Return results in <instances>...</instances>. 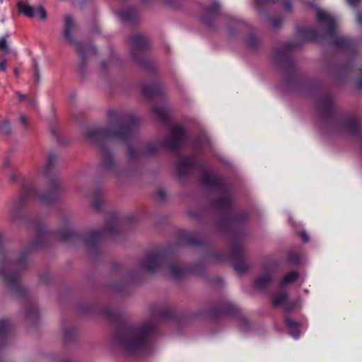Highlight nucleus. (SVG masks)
<instances>
[{"instance_id":"nucleus-36","label":"nucleus","mask_w":362,"mask_h":362,"mask_svg":"<svg viewBox=\"0 0 362 362\" xmlns=\"http://www.w3.org/2000/svg\"><path fill=\"white\" fill-rule=\"evenodd\" d=\"M272 25L274 27H279L281 23H282V19L280 18H274V19H272Z\"/></svg>"},{"instance_id":"nucleus-30","label":"nucleus","mask_w":362,"mask_h":362,"mask_svg":"<svg viewBox=\"0 0 362 362\" xmlns=\"http://www.w3.org/2000/svg\"><path fill=\"white\" fill-rule=\"evenodd\" d=\"M158 148V144L150 143L146 145V148H145V153H148V154H152V153H156L157 151Z\"/></svg>"},{"instance_id":"nucleus-57","label":"nucleus","mask_w":362,"mask_h":362,"mask_svg":"<svg viewBox=\"0 0 362 362\" xmlns=\"http://www.w3.org/2000/svg\"><path fill=\"white\" fill-rule=\"evenodd\" d=\"M14 72L16 75L18 74V71L16 69L14 70Z\"/></svg>"},{"instance_id":"nucleus-47","label":"nucleus","mask_w":362,"mask_h":362,"mask_svg":"<svg viewBox=\"0 0 362 362\" xmlns=\"http://www.w3.org/2000/svg\"><path fill=\"white\" fill-rule=\"evenodd\" d=\"M349 4L351 6H356L358 3L359 0H347Z\"/></svg>"},{"instance_id":"nucleus-28","label":"nucleus","mask_w":362,"mask_h":362,"mask_svg":"<svg viewBox=\"0 0 362 362\" xmlns=\"http://www.w3.org/2000/svg\"><path fill=\"white\" fill-rule=\"evenodd\" d=\"M0 52L3 54H6L8 52L6 40L4 37L0 38Z\"/></svg>"},{"instance_id":"nucleus-55","label":"nucleus","mask_w":362,"mask_h":362,"mask_svg":"<svg viewBox=\"0 0 362 362\" xmlns=\"http://www.w3.org/2000/svg\"><path fill=\"white\" fill-rule=\"evenodd\" d=\"M24 191H25V192H24V193H25V194H29V192H27V189H24Z\"/></svg>"},{"instance_id":"nucleus-23","label":"nucleus","mask_w":362,"mask_h":362,"mask_svg":"<svg viewBox=\"0 0 362 362\" xmlns=\"http://www.w3.org/2000/svg\"><path fill=\"white\" fill-rule=\"evenodd\" d=\"M56 198L57 195L54 189H52L47 194H41L39 196L40 201L45 204L52 203Z\"/></svg>"},{"instance_id":"nucleus-58","label":"nucleus","mask_w":362,"mask_h":362,"mask_svg":"<svg viewBox=\"0 0 362 362\" xmlns=\"http://www.w3.org/2000/svg\"><path fill=\"white\" fill-rule=\"evenodd\" d=\"M4 0H1V1H3Z\"/></svg>"},{"instance_id":"nucleus-19","label":"nucleus","mask_w":362,"mask_h":362,"mask_svg":"<svg viewBox=\"0 0 362 362\" xmlns=\"http://www.w3.org/2000/svg\"><path fill=\"white\" fill-rule=\"evenodd\" d=\"M131 42L135 48L144 49L148 45L147 39L142 35H134L131 38Z\"/></svg>"},{"instance_id":"nucleus-35","label":"nucleus","mask_w":362,"mask_h":362,"mask_svg":"<svg viewBox=\"0 0 362 362\" xmlns=\"http://www.w3.org/2000/svg\"><path fill=\"white\" fill-rule=\"evenodd\" d=\"M208 143H209V139L206 136H204L202 139H200L197 141V145L198 146H202Z\"/></svg>"},{"instance_id":"nucleus-2","label":"nucleus","mask_w":362,"mask_h":362,"mask_svg":"<svg viewBox=\"0 0 362 362\" xmlns=\"http://www.w3.org/2000/svg\"><path fill=\"white\" fill-rule=\"evenodd\" d=\"M110 124L107 128L90 127L86 130L88 139L96 141L103 139H117L128 144L133 136L137 119L134 115H120L117 111L108 113Z\"/></svg>"},{"instance_id":"nucleus-20","label":"nucleus","mask_w":362,"mask_h":362,"mask_svg":"<svg viewBox=\"0 0 362 362\" xmlns=\"http://www.w3.org/2000/svg\"><path fill=\"white\" fill-rule=\"evenodd\" d=\"M232 200L228 193H224L220 199L216 201V205L220 209H227L231 206Z\"/></svg>"},{"instance_id":"nucleus-24","label":"nucleus","mask_w":362,"mask_h":362,"mask_svg":"<svg viewBox=\"0 0 362 362\" xmlns=\"http://www.w3.org/2000/svg\"><path fill=\"white\" fill-rule=\"evenodd\" d=\"M16 95L18 97V102L25 103L28 105H35V99L33 96L27 95L16 92Z\"/></svg>"},{"instance_id":"nucleus-25","label":"nucleus","mask_w":362,"mask_h":362,"mask_svg":"<svg viewBox=\"0 0 362 362\" xmlns=\"http://www.w3.org/2000/svg\"><path fill=\"white\" fill-rule=\"evenodd\" d=\"M300 35L304 38V40H317L319 38L316 32L311 29L302 31Z\"/></svg>"},{"instance_id":"nucleus-18","label":"nucleus","mask_w":362,"mask_h":362,"mask_svg":"<svg viewBox=\"0 0 362 362\" xmlns=\"http://www.w3.org/2000/svg\"><path fill=\"white\" fill-rule=\"evenodd\" d=\"M143 91L146 95L153 98H158L163 94L162 88L157 84L144 86L143 87Z\"/></svg>"},{"instance_id":"nucleus-52","label":"nucleus","mask_w":362,"mask_h":362,"mask_svg":"<svg viewBox=\"0 0 362 362\" xmlns=\"http://www.w3.org/2000/svg\"><path fill=\"white\" fill-rule=\"evenodd\" d=\"M35 75H36L37 79H38L39 73H38L37 70H35Z\"/></svg>"},{"instance_id":"nucleus-27","label":"nucleus","mask_w":362,"mask_h":362,"mask_svg":"<svg viewBox=\"0 0 362 362\" xmlns=\"http://www.w3.org/2000/svg\"><path fill=\"white\" fill-rule=\"evenodd\" d=\"M8 325L7 320L3 319L0 320V337H3L6 333Z\"/></svg>"},{"instance_id":"nucleus-31","label":"nucleus","mask_w":362,"mask_h":362,"mask_svg":"<svg viewBox=\"0 0 362 362\" xmlns=\"http://www.w3.org/2000/svg\"><path fill=\"white\" fill-rule=\"evenodd\" d=\"M234 269L238 272H243L247 270V265L243 262H236L234 263Z\"/></svg>"},{"instance_id":"nucleus-8","label":"nucleus","mask_w":362,"mask_h":362,"mask_svg":"<svg viewBox=\"0 0 362 362\" xmlns=\"http://www.w3.org/2000/svg\"><path fill=\"white\" fill-rule=\"evenodd\" d=\"M185 136V132L180 125H173L170 127V134L165 139L163 145L170 149L177 148Z\"/></svg>"},{"instance_id":"nucleus-16","label":"nucleus","mask_w":362,"mask_h":362,"mask_svg":"<svg viewBox=\"0 0 362 362\" xmlns=\"http://www.w3.org/2000/svg\"><path fill=\"white\" fill-rule=\"evenodd\" d=\"M103 166L105 169L110 170L111 173L118 174L113 157L107 152H104L103 153Z\"/></svg>"},{"instance_id":"nucleus-43","label":"nucleus","mask_w":362,"mask_h":362,"mask_svg":"<svg viewBox=\"0 0 362 362\" xmlns=\"http://www.w3.org/2000/svg\"><path fill=\"white\" fill-rule=\"evenodd\" d=\"M93 208H94L95 210L98 211L100 209L101 203L99 200H96L92 205Z\"/></svg>"},{"instance_id":"nucleus-54","label":"nucleus","mask_w":362,"mask_h":362,"mask_svg":"<svg viewBox=\"0 0 362 362\" xmlns=\"http://www.w3.org/2000/svg\"><path fill=\"white\" fill-rule=\"evenodd\" d=\"M238 255H240V257H242V255H243V252H242V250L238 251Z\"/></svg>"},{"instance_id":"nucleus-32","label":"nucleus","mask_w":362,"mask_h":362,"mask_svg":"<svg viewBox=\"0 0 362 362\" xmlns=\"http://www.w3.org/2000/svg\"><path fill=\"white\" fill-rule=\"evenodd\" d=\"M75 235V233L69 229L63 230L60 233V236L63 240H68L71 236Z\"/></svg>"},{"instance_id":"nucleus-38","label":"nucleus","mask_w":362,"mask_h":362,"mask_svg":"<svg viewBox=\"0 0 362 362\" xmlns=\"http://www.w3.org/2000/svg\"><path fill=\"white\" fill-rule=\"evenodd\" d=\"M156 197L158 199L163 200L165 197V193L163 190H158L156 193Z\"/></svg>"},{"instance_id":"nucleus-10","label":"nucleus","mask_w":362,"mask_h":362,"mask_svg":"<svg viewBox=\"0 0 362 362\" xmlns=\"http://www.w3.org/2000/svg\"><path fill=\"white\" fill-rule=\"evenodd\" d=\"M272 299L274 306H282L286 310H292L297 304L296 301L288 300L286 292L274 294Z\"/></svg>"},{"instance_id":"nucleus-39","label":"nucleus","mask_w":362,"mask_h":362,"mask_svg":"<svg viewBox=\"0 0 362 362\" xmlns=\"http://www.w3.org/2000/svg\"><path fill=\"white\" fill-rule=\"evenodd\" d=\"M255 1H256L257 4L260 6L264 3H269V2L276 3L279 0H255Z\"/></svg>"},{"instance_id":"nucleus-42","label":"nucleus","mask_w":362,"mask_h":362,"mask_svg":"<svg viewBox=\"0 0 362 362\" xmlns=\"http://www.w3.org/2000/svg\"><path fill=\"white\" fill-rule=\"evenodd\" d=\"M282 6L286 10H289L291 7V5L288 0H284L282 1Z\"/></svg>"},{"instance_id":"nucleus-56","label":"nucleus","mask_w":362,"mask_h":362,"mask_svg":"<svg viewBox=\"0 0 362 362\" xmlns=\"http://www.w3.org/2000/svg\"><path fill=\"white\" fill-rule=\"evenodd\" d=\"M360 86L362 87V78L360 80Z\"/></svg>"},{"instance_id":"nucleus-22","label":"nucleus","mask_w":362,"mask_h":362,"mask_svg":"<svg viewBox=\"0 0 362 362\" xmlns=\"http://www.w3.org/2000/svg\"><path fill=\"white\" fill-rule=\"evenodd\" d=\"M298 278V273L297 272L293 271L287 274L284 276L281 281V284L282 286H286L289 284L295 281H296Z\"/></svg>"},{"instance_id":"nucleus-6","label":"nucleus","mask_w":362,"mask_h":362,"mask_svg":"<svg viewBox=\"0 0 362 362\" xmlns=\"http://www.w3.org/2000/svg\"><path fill=\"white\" fill-rule=\"evenodd\" d=\"M332 124L336 131L355 134L361 127V120L358 115H350L346 117H332Z\"/></svg>"},{"instance_id":"nucleus-34","label":"nucleus","mask_w":362,"mask_h":362,"mask_svg":"<svg viewBox=\"0 0 362 362\" xmlns=\"http://www.w3.org/2000/svg\"><path fill=\"white\" fill-rule=\"evenodd\" d=\"M139 153H140L139 152L135 151L132 146L129 147L128 154H129V158H136Z\"/></svg>"},{"instance_id":"nucleus-13","label":"nucleus","mask_w":362,"mask_h":362,"mask_svg":"<svg viewBox=\"0 0 362 362\" xmlns=\"http://www.w3.org/2000/svg\"><path fill=\"white\" fill-rule=\"evenodd\" d=\"M272 279L271 272L266 270L262 275L255 280V287L258 290H264L269 286Z\"/></svg>"},{"instance_id":"nucleus-11","label":"nucleus","mask_w":362,"mask_h":362,"mask_svg":"<svg viewBox=\"0 0 362 362\" xmlns=\"http://www.w3.org/2000/svg\"><path fill=\"white\" fill-rule=\"evenodd\" d=\"M202 181L203 185L206 187H220L221 189H223L221 186V180L214 171L209 170H204Z\"/></svg>"},{"instance_id":"nucleus-51","label":"nucleus","mask_w":362,"mask_h":362,"mask_svg":"<svg viewBox=\"0 0 362 362\" xmlns=\"http://www.w3.org/2000/svg\"><path fill=\"white\" fill-rule=\"evenodd\" d=\"M69 332H73V330H72V329H71V330H69V331H66V333H65V339H66V340H68V339H69Z\"/></svg>"},{"instance_id":"nucleus-21","label":"nucleus","mask_w":362,"mask_h":362,"mask_svg":"<svg viewBox=\"0 0 362 362\" xmlns=\"http://www.w3.org/2000/svg\"><path fill=\"white\" fill-rule=\"evenodd\" d=\"M152 112L160 120L165 121L168 117V110L166 107L156 106L153 108Z\"/></svg>"},{"instance_id":"nucleus-1","label":"nucleus","mask_w":362,"mask_h":362,"mask_svg":"<svg viewBox=\"0 0 362 362\" xmlns=\"http://www.w3.org/2000/svg\"><path fill=\"white\" fill-rule=\"evenodd\" d=\"M157 322L154 317L138 325L119 330L115 341L118 347L129 355L139 354L150 341Z\"/></svg>"},{"instance_id":"nucleus-33","label":"nucleus","mask_w":362,"mask_h":362,"mask_svg":"<svg viewBox=\"0 0 362 362\" xmlns=\"http://www.w3.org/2000/svg\"><path fill=\"white\" fill-rule=\"evenodd\" d=\"M57 156L54 153L49 154L48 156V163L47 164V166L45 167L46 169L45 170V174L46 173V171L47 170V168L49 165H52L54 161L57 160Z\"/></svg>"},{"instance_id":"nucleus-40","label":"nucleus","mask_w":362,"mask_h":362,"mask_svg":"<svg viewBox=\"0 0 362 362\" xmlns=\"http://www.w3.org/2000/svg\"><path fill=\"white\" fill-rule=\"evenodd\" d=\"M20 122L23 126L26 127L28 125V117L25 115H21Z\"/></svg>"},{"instance_id":"nucleus-12","label":"nucleus","mask_w":362,"mask_h":362,"mask_svg":"<svg viewBox=\"0 0 362 362\" xmlns=\"http://www.w3.org/2000/svg\"><path fill=\"white\" fill-rule=\"evenodd\" d=\"M197 165V159L194 156L181 157L178 163V170L184 175L191 172Z\"/></svg>"},{"instance_id":"nucleus-17","label":"nucleus","mask_w":362,"mask_h":362,"mask_svg":"<svg viewBox=\"0 0 362 362\" xmlns=\"http://www.w3.org/2000/svg\"><path fill=\"white\" fill-rule=\"evenodd\" d=\"M286 325L288 330V333L294 338L298 339L299 337L300 331H299V324L286 317L285 318Z\"/></svg>"},{"instance_id":"nucleus-46","label":"nucleus","mask_w":362,"mask_h":362,"mask_svg":"<svg viewBox=\"0 0 362 362\" xmlns=\"http://www.w3.org/2000/svg\"><path fill=\"white\" fill-rule=\"evenodd\" d=\"M6 67V61L3 60L2 62H0V70L5 71Z\"/></svg>"},{"instance_id":"nucleus-15","label":"nucleus","mask_w":362,"mask_h":362,"mask_svg":"<svg viewBox=\"0 0 362 362\" xmlns=\"http://www.w3.org/2000/svg\"><path fill=\"white\" fill-rule=\"evenodd\" d=\"M320 108L325 115H332L334 110L333 99L329 95L325 96L320 101Z\"/></svg>"},{"instance_id":"nucleus-45","label":"nucleus","mask_w":362,"mask_h":362,"mask_svg":"<svg viewBox=\"0 0 362 362\" xmlns=\"http://www.w3.org/2000/svg\"><path fill=\"white\" fill-rule=\"evenodd\" d=\"M24 195L21 197L19 200L15 204L14 207L17 209L18 207H20V205L24 202L25 200Z\"/></svg>"},{"instance_id":"nucleus-29","label":"nucleus","mask_w":362,"mask_h":362,"mask_svg":"<svg viewBox=\"0 0 362 362\" xmlns=\"http://www.w3.org/2000/svg\"><path fill=\"white\" fill-rule=\"evenodd\" d=\"M11 131V125L8 121H4L0 124V132L2 134H8Z\"/></svg>"},{"instance_id":"nucleus-37","label":"nucleus","mask_w":362,"mask_h":362,"mask_svg":"<svg viewBox=\"0 0 362 362\" xmlns=\"http://www.w3.org/2000/svg\"><path fill=\"white\" fill-rule=\"evenodd\" d=\"M106 315L112 320H116V315H117V313H115L113 311H112L111 310H106Z\"/></svg>"},{"instance_id":"nucleus-48","label":"nucleus","mask_w":362,"mask_h":362,"mask_svg":"<svg viewBox=\"0 0 362 362\" xmlns=\"http://www.w3.org/2000/svg\"><path fill=\"white\" fill-rule=\"evenodd\" d=\"M357 22L359 25H362V13H361L357 14Z\"/></svg>"},{"instance_id":"nucleus-14","label":"nucleus","mask_w":362,"mask_h":362,"mask_svg":"<svg viewBox=\"0 0 362 362\" xmlns=\"http://www.w3.org/2000/svg\"><path fill=\"white\" fill-rule=\"evenodd\" d=\"M75 28V23L70 16H66L65 17V30L64 35L65 38L69 41V43L74 44V40L71 35L72 32Z\"/></svg>"},{"instance_id":"nucleus-41","label":"nucleus","mask_w":362,"mask_h":362,"mask_svg":"<svg viewBox=\"0 0 362 362\" xmlns=\"http://www.w3.org/2000/svg\"><path fill=\"white\" fill-rule=\"evenodd\" d=\"M219 8H220L219 3L218 1H214L213 7L211 8V12L214 13L216 11H218Z\"/></svg>"},{"instance_id":"nucleus-5","label":"nucleus","mask_w":362,"mask_h":362,"mask_svg":"<svg viewBox=\"0 0 362 362\" xmlns=\"http://www.w3.org/2000/svg\"><path fill=\"white\" fill-rule=\"evenodd\" d=\"M316 17L317 21L326 28L327 35L333 39L337 47L344 49H350L352 47L353 42L349 38L336 35L338 20L334 15L325 10L317 8Z\"/></svg>"},{"instance_id":"nucleus-44","label":"nucleus","mask_w":362,"mask_h":362,"mask_svg":"<svg viewBox=\"0 0 362 362\" xmlns=\"http://www.w3.org/2000/svg\"><path fill=\"white\" fill-rule=\"evenodd\" d=\"M300 45H301V42H298V43H296V44L288 43V44L286 45V49H290L292 47H299Z\"/></svg>"},{"instance_id":"nucleus-50","label":"nucleus","mask_w":362,"mask_h":362,"mask_svg":"<svg viewBox=\"0 0 362 362\" xmlns=\"http://www.w3.org/2000/svg\"><path fill=\"white\" fill-rule=\"evenodd\" d=\"M122 16L124 19H127V20L130 19V16L129 15L126 14L125 13H122Z\"/></svg>"},{"instance_id":"nucleus-4","label":"nucleus","mask_w":362,"mask_h":362,"mask_svg":"<svg viewBox=\"0 0 362 362\" xmlns=\"http://www.w3.org/2000/svg\"><path fill=\"white\" fill-rule=\"evenodd\" d=\"M141 267L150 272L165 268L167 270V274L174 279L182 277L187 272L186 269L180 267L177 263L169 260L165 253L163 252H151L146 254L141 260Z\"/></svg>"},{"instance_id":"nucleus-9","label":"nucleus","mask_w":362,"mask_h":362,"mask_svg":"<svg viewBox=\"0 0 362 362\" xmlns=\"http://www.w3.org/2000/svg\"><path fill=\"white\" fill-rule=\"evenodd\" d=\"M17 6L21 13L29 18L36 17L40 20H45L47 17L46 11L42 6L35 8L24 1H19Z\"/></svg>"},{"instance_id":"nucleus-7","label":"nucleus","mask_w":362,"mask_h":362,"mask_svg":"<svg viewBox=\"0 0 362 362\" xmlns=\"http://www.w3.org/2000/svg\"><path fill=\"white\" fill-rule=\"evenodd\" d=\"M117 223L115 221L107 224L103 230H94L90 231L85 240V244L89 249H95L102 236L112 235L117 232Z\"/></svg>"},{"instance_id":"nucleus-53","label":"nucleus","mask_w":362,"mask_h":362,"mask_svg":"<svg viewBox=\"0 0 362 362\" xmlns=\"http://www.w3.org/2000/svg\"><path fill=\"white\" fill-rule=\"evenodd\" d=\"M40 243H35V244L33 245V247H38V246H40Z\"/></svg>"},{"instance_id":"nucleus-49","label":"nucleus","mask_w":362,"mask_h":362,"mask_svg":"<svg viewBox=\"0 0 362 362\" xmlns=\"http://www.w3.org/2000/svg\"><path fill=\"white\" fill-rule=\"evenodd\" d=\"M301 237L304 242H306L308 240V236L305 233H302Z\"/></svg>"},{"instance_id":"nucleus-26","label":"nucleus","mask_w":362,"mask_h":362,"mask_svg":"<svg viewBox=\"0 0 362 362\" xmlns=\"http://www.w3.org/2000/svg\"><path fill=\"white\" fill-rule=\"evenodd\" d=\"M38 314V310L36 305L28 304L25 308V315L28 318H34Z\"/></svg>"},{"instance_id":"nucleus-3","label":"nucleus","mask_w":362,"mask_h":362,"mask_svg":"<svg viewBox=\"0 0 362 362\" xmlns=\"http://www.w3.org/2000/svg\"><path fill=\"white\" fill-rule=\"evenodd\" d=\"M25 261L26 255L24 253L15 259H0V281L19 295H23L25 289L20 284L18 270Z\"/></svg>"}]
</instances>
